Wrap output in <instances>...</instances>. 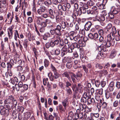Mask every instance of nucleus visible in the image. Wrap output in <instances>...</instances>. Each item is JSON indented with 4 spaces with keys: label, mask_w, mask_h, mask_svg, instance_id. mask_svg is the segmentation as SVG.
Segmentation results:
<instances>
[{
    "label": "nucleus",
    "mask_w": 120,
    "mask_h": 120,
    "mask_svg": "<svg viewBox=\"0 0 120 120\" xmlns=\"http://www.w3.org/2000/svg\"><path fill=\"white\" fill-rule=\"evenodd\" d=\"M68 99L67 98L65 99L64 101L62 102V104L63 106L64 107L65 109L66 106V104L68 102Z\"/></svg>",
    "instance_id": "nucleus-38"
},
{
    "label": "nucleus",
    "mask_w": 120,
    "mask_h": 120,
    "mask_svg": "<svg viewBox=\"0 0 120 120\" xmlns=\"http://www.w3.org/2000/svg\"><path fill=\"white\" fill-rule=\"evenodd\" d=\"M44 3V0H39L38 2V5L42 6Z\"/></svg>",
    "instance_id": "nucleus-44"
},
{
    "label": "nucleus",
    "mask_w": 120,
    "mask_h": 120,
    "mask_svg": "<svg viewBox=\"0 0 120 120\" xmlns=\"http://www.w3.org/2000/svg\"><path fill=\"white\" fill-rule=\"evenodd\" d=\"M112 34H108L107 36V40L108 41H112V40H111L112 38L111 37Z\"/></svg>",
    "instance_id": "nucleus-60"
},
{
    "label": "nucleus",
    "mask_w": 120,
    "mask_h": 120,
    "mask_svg": "<svg viewBox=\"0 0 120 120\" xmlns=\"http://www.w3.org/2000/svg\"><path fill=\"white\" fill-rule=\"evenodd\" d=\"M78 88L76 87V88L74 89V90L73 91L74 93L73 95L74 97H75V96L77 95V94L78 92Z\"/></svg>",
    "instance_id": "nucleus-49"
},
{
    "label": "nucleus",
    "mask_w": 120,
    "mask_h": 120,
    "mask_svg": "<svg viewBox=\"0 0 120 120\" xmlns=\"http://www.w3.org/2000/svg\"><path fill=\"white\" fill-rule=\"evenodd\" d=\"M71 78L73 82L75 83V79L74 77V74L73 73H71Z\"/></svg>",
    "instance_id": "nucleus-46"
},
{
    "label": "nucleus",
    "mask_w": 120,
    "mask_h": 120,
    "mask_svg": "<svg viewBox=\"0 0 120 120\" xmlns=\"http://www.w3.org/2000/svg\"><path fill=\"white\" fill-rule=\"evenodd\" d=\"M66 91L67 93L69 95H70L72 93V91L70 88L68 87L66 89Z\"/></svg>",
    "instance_id": "nucleus-39"
},
{
    "label": "nucleus",
    "mask_w": 120,
    "mask_h": 120,
    "mask_svg": "<svg viewBox=\"0 0 120 120\" xmlns=\"http://www.w3.org/2000/svg\"><path fill=\"white\" fill-rule=\"evenodd\" d=\"M94 4V1L92 0H89L87 2V5L91 6H93Z\"/></svg>",
    "instance_id": "nucleus-34"
},
{
    "label": "nucleus",
    "mask_w": 120,
    "mask_h": 120,
    "mask_svg": "<svg viewBox=\"0 0 120 120\" xmlns=\"http://www.w3.org/2000/svg\"><path fill=\"white\" fill-rule=\"evenodd\" d=\"M112 13L109 12L108 14V17L110 19H112L114 18V16Z\"/></svg>",
    "instance_id": "nucleus-42"
},
{
    "label": "nucleus",
    "mask_w": 120,
    "mask_h": 120,
    "mask_svg": "<svg viewBox=\"0 0 120 120\" xmlns=\"http://www.w3.org/2000/svg\"><path fill=\"white\" fill-rule=\"evenodd\" d=\"M48 75L50 81H52L54 79H55L54 77L52 75L51 73L49 72V73Z\"/></svg>",
    "instance_id": "nucleus-29"
},
{
    "label": "nucleus",
    "mask_w": 120,
    "mask_h": 120,
    "mask_svg": "<svg viewBox=\"0 0 120 120\" xmlns=\"http://www.w3.org/2000/svg\"><path fill=\"white\" fill-rule=\"evenodd\" d=\"M14 99V98L12 96H10L8 97L6 99V100L4 102H7L8 101H12Z\"/></svg>",
    "instance_id": "nucleus-30"
},
{
    "label": "nucleus",
    "mask_w": 120,
    "mask_h": 120,
    "mask_svg": "<svg viewBox=\"0 0 120 120\" xmlns=\"http://www.w3.org/2000/svg\"><path fill=\"white\" fill-rule=\"evenodd\" d=\"M92 23L90 21H88L85 24L84 26V29L86 31L89 30L91 26H92Z\"/></svg>",
    "instance_id": "nucleus-11"
},
{
    "label": "nucleus",
    "mask_w": 120,
    "mask_h": 120,
    "mask_svg": "<svg viewBox=\"0 0 120 120\" xmlns=\"http://www.w3.org/2000/svg\"><path fill=\"white\" fill-rule=\"evenodd\" d=\"M55 33L56 34V35H58L60 36L59 35H60L61 34L60 31L56 29V28H55Z\"/></svg>",
    "instance_id": "nucleus-54"
},
{
    "label": "nucleus",
    "mask_w": 120,
    "mask_h": 120,
    "mask_svg": "<svg viewBox=\"0 0 120 120\" xmlns=\"http://www.w3.org/2000/svg\"><path fill=\"white\" fill-rule=\"evenodd\" d=\"M60 50L59 48H57L55 51V53L56 55H58L60 54Z\"/></svg>",
    "instance_id": "nucleus-53"
},
{
    "label": "nucleus",
    "mask_w": 120,
    "mask_h": 120,
    "mask_svg": "<svg viewBox=\"0 0 120 120\" xmlns=\"http://www.w3.org/2000/svg\"><path fill=\"white\" fill-rule=\"evenodd\" d=\"M116 51L115 50H113L111 52L109 57L111 59L114 58L116 55Z\"/></svg>",
    "instance_id": "nucleus-21"
},
{
    "label": "nucleus",
    "mask_w": 120,
    "mask_h": 120,
    "mask_svg": "<svg viewBox=\"0 0 120 120\" xmlns=\"http://www.w3.org/2000/svg\"><path fill=\"white\" fill-rule=\"evenodd\" d=\"M71 73L69 72H65L62 74L63 77H66L68 79L70 80L71 79L70 78L69 76V75H70Z\"/></svg>",
    "instance_id": "nucleus-15"
},
{
    "label": "nucleus",
    "mask_w": 120,
    "mask_h": 120,
    "mask_svg": "<svg viewBox=\"0 0 120 120\" xmlns=\"http://www.w3.org/2000/svg\"><path fill=\"white\" fill-rule=\"evenodd\" d=\"M28 41L27 39L24 40V42L23 43V45L25 48H26L27 47V44L28 43Z\"/></svg>",
    "instance_id": "nucleus-41"
},
{
    "label": "nucleus",
    "mask_w": 120,
    "mask_h": 120,
    "mask_svg": "<svg viewBox=\"0 0 120 120\" xmlns=\"http://www.w3.org/2000/svg\"><path fill=\"white\" fill-rule=\"evenodd\" d=\"M44 3L46 6H48L52 4V2L51 0H46L44 2Z\"/></svg>",
    "instance_id": "nucleus-33"
},
{
    "label": "nucleus",
    "mask_w": 120,
    "mask_h": 120,
    "mask_svg": "<svg viewBox=\"0 0 120 120\" xmlns=\"http://www.w3.org/2000/svg\"><path fill=\"white\" fill-rule=\"evenodd\" d=\"M105 16L103 15L99 17H97V20L99 21H103L105 20Z\"/></svg>",
    "instance_id": "nucleus-26"
},
{
    "label": "nucleus",
    "mask_w": 120,
    "mask_h": 120,
    "mask_svg": "<svg viewBox=\"0 0 120 120\" xmlns=\"http://www.w3.org/2000/svg\"><path fill=\"white\" fill-rule=\"evenodd\" d=\"M61 25L62 28L63 29H65L66 26H69L68 23L67 22L62 21Z\"/></svg>",
    "instance_id": "nucleus-19"
},
{
    "label": "nucleus",
    "mask_w": 120,
    "mask_h": 120,
    "mask_svg": "<svg viewBox=\"0 0 120 120\" xmlns=\"http://www.w3.org/2000/svg\"><path fill=\"white\" fill-rule=\"evenodd\" d=\"M114 83L113 82H111L109 86V89L111 91H112L114 89Z\"/></svg>",
    "instance_id": "nucleus-20"
},
{
    "label": "nucleus",
    "mask_w": 120,
    "mask_h": 120,
    "mask_svg": "<svg viewBox=\"0 0 120 120\" xmlns=\"http://www.w3.org/2000/svg\"><path fill=\"white\" fill-rule=\"evenodd\" d=\"M49 61L47 59H45L44 61V65L45 67H47L49 65Z\"/></svg>",
    "instance_id": "nucleus-47"
},
{
    "label": "nucleus",
    "mask_w": 120,
    "mask_h": 120,
    "mask_svg": "<svg viewBox=\"0 0 120 120\" xmlns=\"http://www.w3.org/2000/svg\"><path fill=\"white\" fill-rule=\"evenodd\" d=\"M93 39H95L98 37V35L97 33H95L93 34Z\"/></svg>",
    "instance_id": "nucleus-61"
},
{
    "label": "nucleus",
    "mask_w": 120,
    "mask_h": 120,
    "mask_svg": "<svg viewBox=\"0 0 120 120\" xmlns=\"http://www.w3.org/2000/svg\"><path fill=\"white\" fill-rule=\"evenodd\" d=\"M48 12L49 13L48 15L50 18L52 19H54L55 17L54 15L53 10L52 9H49Z\"/></svg>",
    "instance_id": "nucleus-12"
},
{
    "label": "nucleus",
    "mask_w": 120,
    "mask_h": 120,
    "mask_svg": "<svg viewBox=\"0 0 120 120\" xmlns=\"http://www.w3.org/2000/svg\"><path fill=\"white\" fill-rule=\"evenodd\" d=\"M118 101L117 100H116L113 102V106L114 107H116L118 105Z\"/></svg>",
    "instance_id": "nucleus-50"
},
{
    "label": "nucleus",
    "mask_w": 120,
    "mask_h": 120,
    "mask_svg": "<svg viewBox=\"0 0 120 120\" xmlns=\"http://www.w3.org/2000/svg\"><path fill=\"white\" fill-rule=\"evenodd\" d=\"M31 116V113L30 112H26L24 115V118L25 119L27 120Z\"/></svg>",
    "instance_id": "nucleus-27"
},
{
    "label": "nucleus",
    "mask_w": 120,
    "mask_h": 120,
    "mask_svg": "<svg viewBox=\"0 0 120 120\" xmlns=\"http://www.w3.org/2000/svg\"><path fill=\"white\" fill-rule=\"evenodd\" d=\"M9 111L8 109H5L4 108L1 109L0 110V113L1 115L4 116L6 114L8 115L9 113Z\"/></svg>",
    "instance_id": "nucleus-10"
},
{
    "label": "nucleus",
    "mask_w": 120,
    "mask_h": 120,
    "mask_svg": "<svg viewBox=\"0 0 120 120\" xmlns=\"http://www.w3.org/2000/svg\"><path fill=\"white\" fill-rule=\"evenodd\" d=\"M54 73L55 79H56L58 78L59 77V75L57 72L56 71L53 72Z\"/></svg>",
    "instance_id": "nucleus-57"
},
{
    "label": "nucleus",
    "mask_w": 120,
    "mask_h": 120,
    "mask_svg": "<svg viewBox=\"0 0 120 120\" xmlns=\"http://www.w3.org/2000/svg\"><path fill=\"white\" fill-rule=\"evenodd\" d=\"M48 78H44L43 79V82L44 85H46L47 84V82L48 81Z\"/></svg>",
    "instance_id": "nucleus-55"
},
{
    "label": "nucleus",
    "mask_w": 120,
    "mask_h": 120,
    "mask_svg": "<svg viewBox=\"0 0 120 120\" xmlns=\"http://www.w3.org/2000/svg\"><path fill=\"white\" fill-rule=\"evenodd\" d=\"M54 37L55 39V40H52L50 43L51 46L53 47L56 45H57L59 43V41L60 39V37L59 36L55 35Z\"/></svg>",
    "instance_id": "nucleus-2"
},
{
    "label": "nucleus",
    "mask_w": 120,
    "mask_h": 120,
    "mask_svg": "<svg viewBox=\"0 0 120 120\" xmlns=\"http://www.w3.org/2000/svg\"><path fill=\"white\" fill-rule=\"evenodd\" d=\"M107 31L109 32L113 36V39L115 38V34L116 33V30L115 27L114 26L112 27V24H109L106 27Z\"/></svg>",
    "instance_id": "nucleus-1"
},
{
    "label": "nucleus",
    "mask_w": 120,
    "mask_h": 120,
    "mask_svg": "<svg viewBox=\"0 0 120 120\" xmlns=\"http://www.w3.org/2000/svg\"><path fill=\"white\" fill-rule=\"evenodd\" d=\"M50 34L48 33H45L44 35L42 36H43V38L44 40H47V38L50 37Z\"/></svg>",
    "instance_id": "nucleus-23"
},
{
    "label": "nucleus",
    "mask_w": 120,
    "mask_h": 120,
    "mask_svg": "<svg viewBox=\"0 0 120 120\" xmlns=\"http://www.w3.org/2000/svg\"><path fill=\"white\" fill-rule=\"evenodd\" d=\"M90 91L91 95H92L95 96V99L97 101H99V100L100 101V102L101 103H102V100H100L99 98V97L97 96V95H98V94H95L96 93H95V94H94V89L93 88H91L90 89Z\"/></svg>",
    "instance_id": "nucleus-7"
},
{
    "label": "nucleus",
    "mask_w": 120,
    "mask_h": 120,
    "mask_svg": "<svg viewBox=\"0 0 120 120\" xmlns=\"http://www.w3.org/2000/svg\"><path fill=\"white\" fill-rule=\"evenodd\" d=\"M91 116L92 117L94 116L96 118H98L99 117V114L98 113H91Z\"/></svg>",
    "instance_id": "nucleus-40"
},
{
    "label": "nucleus",
    "mask_w": 120,
    "mask_h": 120,
    "mask_svg": "<svg viewBox=\"0 0 120 120\" xmlns=\"http://www.w3.org/2000/svg\"><path fill=\"white\" fill-rule=\"evenodd\" d=\"M14 39L15 41H17V37H18L19 38V34L18 33V31L17 30H15V31L14 33Z\"/></svg>",
    "instance_id": "nucleus-22"
},
{
    "label": "nucleus",
    "mask_w": 120,
    "mask_h": 120,
    "mask_svg": "<svg viewBox=\"0 0 120 120\" xmlns=\"http://www.w3.org/2000/svg\"><path fill=\"white\" fill-rule=\"evenodd\" d=\"M46 10V8L44 6H40L38 9V13L40 15H41L45 12Z\"/></svg>",
    "instance_id": "nucleus-5"
},
{
    "label": "nucleus",
    "mask_w": 120,
    "mask_h": 120,
    "mask_svg": "<svg viewBox=\"0 0 120 120\" xmlns=\"http://www.w3.org/2000/svg\"><path fill=\"white\" fill-rule=\"evenodd\" d=\"M97 6L99 9L101 10L104 9L105 8V4L98 3L96 4Z\"/></svg>",
    "instance_id": "nucleus-18"
},
{
    "label": "nucleus",
    "mask_w": 120,
    "mask_h": 120,
    "mask_svg": "<svg viewBox=\"0 0 120 120\" xmlns=\"http://www.w3.org/2000/svg\"><path fill=\"white\" fill-rule=\"evenodd\" d=\"M24 108L22 106H18L17 108V111L20 113H22L23 111Z\"/></svg>",
    "instance_id": "nucleus-32"
},
{
    "label": "nucleus",
    "mask_w": 120,
    "mask_h": 120,
    "mask_svg": "<svg viewBox=\"0 0 120 120\" xmlns=\"http://www.w3.org/2000/svg\"><path fill=\"white\" fill-rule=\"evenodd\" d=\"M18 76L20 79L21 81H23L25 80V77L24 75H21V74L20 72L18 73Z\"/></svg>",
    "instance_id": "nucleus-25"
},
{
    "label": "nucleus",
    "mask_w": 120,
    "mask_h": 120,
    "mask_svg": "<svg viewBox=\"0 0 120 120\" xmlns=\"http://www.w3.org/2000/svg\"><path fill=\"white\" fill-rule=\"evenodd\" d=\"M120 11V7H115L114 6L111 7L110 11L113 14H116L118 13Z\"/></svg>",
    "instance_id": "nucleus-4"
},
{
    "label": "nucleus",
    "mask_w": 120,
    "mask_h": 120,
    "mask_svg": "<svg viewBox=\"0 0 120 120\" xmlns=\"http://www.w3.org/2000/svg\"><path fill=\"white\" fill-rule=\"evenodd\" d=\"M74 64L73 66V67L75 69H77L79 67V64L78 63V61L75 60L74 61Z\"/></svg>",
    "instance_id": "nucleus-28"
},
{
    "label": "nucleus",
    "mask_w": 120,
    "mask_h": 120,
    "mask_svg": "<svg viewBox=\"0 0 120 120\" xmlns=\"http://www.w3.org/2000/svg\"><path fill=\"white\" fill-rule=\"evenodd\" d=\"M87 93H84L83 95V97L81 99V102H82L86 103L87 101Z\"/></svg>",
    "instance_id": "nucleus-13"
},
{
    "label": "nucleus",
    "mask_w": 120,
    "mask_h": 120,
    "mask_svg": "<svg viewBox=\"0 0 120 120\" xmlns=\"http://www.w3.org/2000/svg\"><path fill=\"white\" fill-rule=\"evenodd\" d=\"M111 94L110 92L107 90L106 91L105 93V96L107 99L109 98L110 97Z\"/></svg>",
    "instance_id": "nucleus-36"
},
{
    "label": "nucleus",
    "mask_w": 120,
    "mask_h": 120,
    "mask_svg": "<svg viewBox=\"0 0 120 120\" xmlns=\"http://www.w3.org/2000/svg\"><path fill=\"white\" fill-rule=\"evenodd\" d=\"M67 48L66 45H64L62 48L61 51L67 52Z\"/></svg>",
    "instance_id": "nucleus-62"
},
{
    "label": "nucleus",
    "mask_w": 120,
    "mask_h": 120,
    "mask_svg": "<svg viewBox=\"0 0 120 120\" xmlns=\"http://www.w3.org/2000/svg\"><path fill=\"white\" fill-rule=\"evenodd\" d=\"M87 13L88 14H98V8L96 6H94L92 8L91 10H87Z\"/></svg>",
    "instance_id": "nucleus-3"
},
{
    "label": "nucleus",
    "mask_w": 120,
    "mask_h": 120,
    "mask_svg": "<svg viewBox=\"0 0 120 120\" xmlns=\"http://www.w3.org/2000/svg\"><path fill=\"white\" fill-rule=\"evenodd\" d=\"M63 61H67V63H72V59L71 57H64L63 59Z\"/></svg>",
    "instance_id": "nucleus-16"
},
{
    "label": "nucleus",
    "mask_w": 120,
    "mask_h": 120,
    "mask_svg": "<svg viewBox=\"0 0 120 120\" xmlns=\"http://www.w3.org/2000/svg\"><path fill=\"white\" fill-rule=\"evenodd\" d=\"M57 8L60 11L62 10L64 11L66 10V8L65 6L64 5L62 6L60 4H58L57 6Z\"/></svg>",
    "instance_id": "nucleus-14"
},
{
    "label": "nucleus",
    "mask_w": 120,
    "mask_h": 120,
    "mask_svg": "<svg viewBox=\"0 0 120 120\" xmlns=\"http://www.w3.org/2000/svg\"><path fill=\"white\" fill-rule=\"evenodd\" d=\"M7 51H4L1 52V55L3 56L4 57V58L5 59L6 58V57L7 56Z\"/></svg>",
    "instance_id": "nucleus-37"
},
{
    "label": "nucleus",
    "mask_w": 120,
    "mask_h": 120,
    "mask_svg": "<svg viewBox=\"0 0 120 120\" xmlns=\"http://www.w3.org/2000/svg\"><path fill=\"white\" fill-rule=\"evenodd\" d=\"M77 116L76 118H78L79 117L81 120H83V115L82 112H80L79 114L77 113V114H75Z\"/></svg>",
    "instance_id": "nucleus-24"
},
{
    "label": "nucleus",
    "mask_w": 120,
    "mask_h": 120,
    "mask_svg": "<svg viewBox=\"0 0 120 120\" xmlns=\"http://www.w3.org/2000/svg\"><path fill=\"white\" fill-rule=\"evenodd\" d=\"M79 36L78 35L77 36H75L74 37V41H79V44H81L82 43V41L81 40H80L79 38Z\"/></svg>",
    "instance_id": "nucleus-31"
},
{
    "label": "nucleus",
    "mask_w": 120,
    "mask_h": 120,
    "mask_svg": "<svg viewBox=\"0 0 120 120\" xmlns=\"http://www.w3.org/2000/svg\"><path fill=\"white\" fill-rule=\"evenodd\" d=\"M50 32L52 35H54L55 34H56L55 29H52L50 30Z\"/></svg>",
    "instance_id": "nucleus-63"
},
{
    "label": "nucleus",
    "mask_w": 120,
    "mask_h": 120,
    "mask_svg": "<svg viewBox=\"0 0 120 120\" xmlns=\"http://www.w3.org/2000/svg\"><path fill=\"white\" fill-rule=\"evenodd\" d=\"M45 22H46V24L49 25H51L52 23L51 20L49 19H46L45 20Z\"/></svg>",
    "instance_id": "nucleus-58"
},
{
    "label": "nucleus",
    "mask_w": 120,
    "mask_h": 120,
    "mask_svg": "<svg viewBox=\"0 0 120 120\" xmlns=\"http://www.w3.org/2000/svg\"><path fill=\"white\" fill-rule=\"evenodd\" d=\"M73 64L72 63H67L66 64V66L67 68L68 69L71 68Z\"/></svg>",
    "instance_id": "nucleus-45"
},
{
    "label": "nucleus",
    "mask_w": 120,
    "mask_h": 120,
    "mask_svg": "<svg viewBox=\"0 0 120 120\" xmlns=\"http://www.w3.org/2000/svg\"><path fill=\"white\" fill-rule=\"evenodd\" d=\"M86 9L84 7H81L79 9V13L81 15L82 13H85L86 12Z\"/></svg>",
    "instance_id": "nucleus-17"
},
{
    "label": "nucleus",
    "mask_w": 120,
    "mask_h": 120,
    "mask_svg": "<svg viewBox=\"0 0 120 120\" xmlns=\"http://www.w3.org/2000/svg\"><path fill=\"white\" fill-rule=\"evenodd\" d=\"M114 39H112V41H107V42H106L105 41L104 42H103V43H104V44L106 45V47H109L111 45L113 46L114 45L115 41H113Z\"/></svg>",
    "instance_id": "nucleus-9"
},
{
    "label": "nucleus",
    "mask_w": 120,
    "mask_h": 120,
    "mask_svg": "<svg viewBox=\"0 0 120 120\" xmlns=\"http://www.w3.org/2000/svg\"><path fill=\"white\" fill-rule=\"evenodd\" d=\"M98 32L100 35L102 36L104 34L103 30L102 29H99L98 31Z\"/></svg>",
    "instance_id": "nucleus-43"
},
{
    "label": "nucleus",
    "mask_w": 120,
    "mask_h": 120,
    "mask_svg": "<svg viewBox=\"0 0 120 120\" xmlns=\"http://www.w3.org/2000/svg\"><path fill=\"white\" fill-rule=\"evenodd\" d=\"M115 116V113L114 112H112L110 114V118L112 119H113Z\"/></svg>",
    "instance_id": "nucleus-59"
},
{
    "label": "nucleus",
    "mask_w": 120,
    "mask_h": 120,
    "mask_svg": "<svg viewBox=\"0 0 120 120\" xmlns=\"http://www.w3.org/2000/svg\"><path fill=\"white\" fill-rule=\"evenodd\" d=\"M97 92H98L100 95H102L103 94V89L101 88L98 90H96Z\"/></svg>",
    "instance_id": "nucleus-52"
},
{
    "label": "nucleus",
    "mask_w": 120,
    "mask_h": 120,
    "mask_svg": "<svg viewBox=\"0 0 120 120\" xmlns=\"http://www.w3.org/2000/svg\"><path fill=\"white\" fill-rule=\"evenodd\" d=\"M116 87L118 89L120 88V82H117L116 83Z\"/></svg>",
    "instance_id": "nucleus-64"
},
{
    "label": "nucleus",
    "mask_w": 120,
    "mask_h": 120,
    "mask_svg": "<svg viewBox=\"0 0 120 120\" xmlns=\"http://www.w3.org/2000/svg\"><path fill=\"white\" fill-rule=\"evenodd\" d=\"M107 47L106 45L104 44H102L100 46H98V49L99 51H103L105 52L106 50Z\"/></svg>",
    "instance_id": "nucleus-8"
},
{
    "label": "nucleus",
    "mask_w": 120,
    "mask_h": 120,
    "mask_svg": "<svg viewBox=\"0 0 120 120\" xmlns=\"http://www.w3.org/2000/svg\"><path fill=\"white\" fill-rule=\"evenodd\" d=\"M107 106V104L105 102H103L102 103L101 106L102 108L103 109H105L106 108Z\"/></svg>",
    "instance_id": "nucleus-51"
},
{
    "label": "nucleus",
    "mask_w": 120,
    "mask_h": 120,
    "mask_svg": "<svg viewBox=\"0 0 120 120\" xmlns=\"http://www.w3.org/2000/svg\"><path fill=\"white\" fill-rule=\"evenodd\" d=\"M86 66L85 65H82V67L84 71L86 73H87L88 72V69L87 68Z\"/></svg>",
    "instance_id": "nucleus-48"
},
{
    "label": "nucleus",
    "mask_w": 120,
    "mask_h": 120,
    "mask_svg": "<svg viewBox=\"0 0 120 120\" xmlns=\"http://www.w3.org/2000/svg\"><path fill=\"white\" fill-rule=\"evenodd\" d=\"M23 87L24 89V90H27L28 88V85L26 84H24Z\"/></svg>",
    "instance_id": "nucleus-56"
},
{
    "label": "nucleus",
    "mask_w": 120,
    "mask_h": 120,
    "mask_svg": "<svg viewBox=\"0 0 120 120\" xmlns=\"http://www.w3.org/2000/svg\"><path fill=\"white\" fill-rule=\"evenodd\" d=\"M23 85L22 82L20 81L19 82L18 84H16L15 86L16 90L17 92L19 91L20 88L22 87Z\"/></svg>",
    "instance_id": "nucleus-6"
},
{
    "label": "nucleus",
    "mask_w": 120,
    "mask_h": 120,
    "mask_svg": "<svg viewBox=\"0 0 120 120\" xmlns=\"http://www.w3.org/2000/svg\"><path fill=\"white\" fill-rule=\"evenodd\" d=\"M86 105L85 104H80L79 105V107L81 110H83V109H85Z\"/></svg>",
    "instance_id": "nucleus-35"
}]
</instances>
